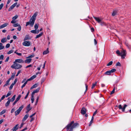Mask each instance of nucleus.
I'll list each match as a JSON object with an SVG mask.
<instances>
[{
  "label": "nucleus",
  "mask_w": 131,
  "mask_h": 131,
  "mask_svg": "<svg viewBox=\"0 0 131 131\" xmlns=\"http://www.w3.org/2000/svg\"><path fill=\"white\" fill-rule=\"evenodd\" d=\"M115 88H114L113 89V90L110 93V94L111 95H112L113 94L114 92H115Z\"/></svg>",
  "instance_id": "a19ab883"
},
{
  "label": "nucleus",
  "mask_w": 131,
  "mask_h": 131,
  "mask_svg": "<svg viewBox=\"0 0 131 131\" xmlns=\"http://www.w3.org/2000/svg\"><path fill=\"white\" fill-rule=\"evenodd\" d=\"M10 81V79H8L6 82V83L3 86L4 87L7 86L9 84V83Z\"/></svg>",
  "instance_id": "4be33fe9"
},
{
  "label": "nucleus",
  "mask_w": 131,
  "mask_h": 131,
  "mask_svg": "<svg viewBox=\"0 0 131 131\" xmlns=\"http://www.w3.org/2000/svg\"><path fill=\"white\" fill-rule=\"evenodd\" d=\"M113 63V61H111L107 64V66H108L111 65Z\"/></svg>",
  "instance_id": "79ce46f5"
},
{
  "label": "nucleus",
  "mask_w": 131,
  "mask_h": 131,
  "mask_svg": "<svg viewBox=\"0 0 131 131\" xmlns=\"http://www.w3.org/2000/svg\"><path fill=\"white\" fill-rule=\"evenodd\" d=\"M49 52V51L48 50V48H47L46 50L44 51L43 52V54H46L47 53H48Z\"/></svg>",
  "instance_id": "a211bd4d"
},
{
  "label": "nucleus",
  "mask_w": 131,
  "mask_h": 131,
  "mask_svg": "<svg viewBox=\"0 0 131 131\" xmlns=\"http://www.w3.org/2000/svg\"><path fill=\"white\" fill-rule=\"evenodd\" d=\"M86 113V109L84 107L81 110V113L82 114L84 115Z\"/></svg>",
  "instance_id": "f8f14e48"
},
{
  "label": "nucleus",
  "mask_w": 131,
  "mask_h": 131,
  "mask_svg": "<svg viewBox=\"0 0 131 131\" xmlns=\"http://www.w3.org/2000/svg\"><path fill=\"white\" fill-rule=\"evenodd\" d=\"M17 4V3L16 2L14 3L8 9V11H9L12 10L14 8Z\"/></svg>",
  "instance_id": "1a4fd4ad"
},
{
  "label": "nucleus",
  "mask_w": 131,
  "mask_h": 131,
  "mask_svg": "<svg viewBox=\"0 0 131 131\" xmlns=\"http://www.w3.org/2000/svg\"><path fill=\"white\" fill-rule=\"evenodd\" d=\"M10 46V44L9 43L7 44L6 46V47L7 48H9Z\"/></svg>",
  "instance_id": "603ef678"
},
{
  "label": "nucleus",
  "mask_w": 131,
  "mask_h": 131,
  "mask_svg": "<svg viewBox=\"0 0 131 131\" xmlns=\"http://www.w3.org/2000/svg\"><path fill=\"white\" fill-rule=\"evenodd\" d=\"M93 121H92L91 120V121H90V123H89V126H90L92 124V123L93 122Z\"/></svg>",
  "instance_id": "338daca9"
},
{
  "label": "nucleus",
  "mask_w": 131,
  "mask_h": 131,
  "mask_svg": "<svg viewBox=\"0 0 131 131\" xmlns=\"http://www.w3.org/2000/svg\"><path fill=\"white\" fill-rule=\"evenodd\" d=\"M36 77V75H33L29 79H28V80L30 81L32 80L35 78Z\"/></svg>",
  "instance_id": "dca6fc26"
},
{
  "label": "nucleus",
  "mask_w": 131,
  "mask_h": 131,
  "mask_svg": "<svg viewBox=\"0 0 131 131\" xmlns=\"http://www.w3.org/2000/svg\"><path fill=\"white\" fill-rule=\"evenodd\" d=\"M38 27V25L37 24H35L34 26V28L35 29L37 30Z\"/></svg>",
  "instance_id": "473e14b6"
},
{
  "label": "nucleus",
  "mask_w": 131,
  "mask_h": 131,
  "mask_svg": "<svg viewBox=\"0 0 131 131\" xmlns=\"http://www.w3.org/2000/svg\"><path fill=\"white\" fill-rule=\"evenodd\" d=\"M11 66V68L15 69H20L22 67V66L18 63H14Z\"/></svg>",
  "instance_id": "7ed1b4c3"
},
{
  "label": "nucleus",
  "mask_w": 131,
  "mask_h": 131,
  "mask_svg": "<svg viewBox=\"0 0 131 131\" xmlns=\"http://www.w3.org/2000/svg\"><path fill=\"white\" fill-rule=\"evenodd\" d=\"M79 126V124L77 123H74V121H72L70 123L68 124L65 127L67 130L70 129V131H72L73 129L76 128Z\"/></svg>",
  "instance_id": "f257e3e1"
},
{
  "label": "nucleus",
  "mask_w": 131,
  "mask_h": 131,
  "mask_svg": "<svg viewBox=\"0 0 131 131\" xmlns=\"http://www.w3.org/2000/svg\"><path fill=\"white\" fill-rule=\"evenodd\" d=\"M9 59V57H8L6 58V60H5V62H7L8 61V60Z\"/></svg>",
  "instance_id": "6e6d98bb"
},
{
  "label": "nucleus",
  "mask_w": 131,
  "mask_h": 131,
  "mask_svg": "<svg viewBox=\"0 0 131 131\" xmlns=\"http://www.w3.org/2000/svg\"><path fill=\"white\" fill-rule=\"evenodd\" d=\"M43 34V33L42 32H41L40 34H39L38 35L36 36V37L35 38L36 39H37L38 38L40 37Z\"/></svg>",
  "instance_id": "aec40b11"
},
{
  "label": "nucleus",
  "mask_w": 131,
  "mask_h": 131,
  "mask_svg": "<svg viewBox=\"0 0 131 131\" xmlns=\"http://www.w3.org/2000/svg\"><path fill=\"white\" fill-rule=\"evenodd\" d=\"M37 16V14L36 13H35L30 19L29 21L26 23V26H27L29 25H30V26L32 27L34 24Z\"/></svg>",
  "instance_id": "f03ea898"
},
{
  "label": "nucleus",
  "mask_w": 131,
  "mask_h": 131,
  "mask_svg": "<svg viewBox=\"0 0 131 131\" xmlns=\"http://www.w3.org/2000/svg\"><path fill=\"white\" fill-rule=\"evenodd\" d=\"M29 81L28 80V79L26 81V82H25L24 83V84L22 85V86L21 87V88L22 89L24 88V87L25 86L26 84H27L28 82Z\"/></svg>",
  "instance_id": "b1692460"
},
{
  "label": "nucleus",
  "mask_w": 131,
  "mask_h": 131,
  "mask_svg": "<svg viewBox=\"0 0 131 131\" xmlns=\"http://www.w3.org/2000/svg\"><path fill=\"white\" fill-rule=\"evenodd\" d=\"M127 106V105L126 104H125L123 106V107L122 108V106L121 105H119L118 106V107L119 108V109H122V112H124L125 111V110L126 107Z\"/></svg>",
  "instance_id": "6e6552de"
},
{
  "label": "nucleus",
  "mask_w": 131,
  "mask_h": 131,
  "mask_svg": "<svg viewBox=\"0 0 131 131\" xmlns=\"http://www.w3.org/2000/svg\"><path fill=\"white\" fill-rule=\"evenodd\" d=\"M7 41L6 39V38H3L1 40V42L2 43H4L5 42Z\"/></svg>",
  "instance_id": "a878e982"
},
{
  "label": "nucleus",
  "mask_w": 131,
  "mask_h": 131,
  "mask_svg": "<svg viewBox=\"0 0 131 131\" xmlns=\"http://www.w3.org/2000/svg\"><path fill=\"white\" fill-rule=\"evenodd\" d=\"M4 58V56L3 54H2L1 55L0 57V59L1 60H3Z\"/></svg>",
  "instance_id": "8fccbe9b"
},
{
  "label": "nucleus",
  "mask_w": 131,
  "mask_h": 131,
  "mask_svg": "<svg viewBox=\"0 0 131 131\" xmlns=\"http://www.w3.org/2000/svg\"><path fill=\"white\" fill-rule=\"evenodd\" d=\"M5 95H3L2 97H1V99L0 100L2 101L5 98Z\"/></svg>",
  "instance_id": "13d9d810"
},
{
  "label": "nucleus",
  "mask_w": 131,
  "mask_h": 131,
  "mask_svg": "<svg viewBox=\"0 0 131 131\" xmlns=\"http://www.w3.org/2000/svg\"><path fill=\"white\" fill-rule=\"evenodd\" d=\"M116 70L115 69H113L110 70L111 73H112L113 72H115Z\"/></svg>",
  "instance_id": "58836bf2"
},
{
  "label": "nucleus",
  "mask_w": 131,
  "mask_h": 131,
  "mask_svg": "<svg viewBox=\"0 0 131 131\" xmlns=\"http://www.w3.org/2000/svg\"><path fill=\"white\" fill-rule=\"evenodd\" d=\"M18 16L17 15H16L15 16L13 17L12 18V19L14 20H15L16 19H17V18H18Z\"/></svg>",
  "instance_id": "c9c22d12"
},
{
  "label": "nucleus",
  "mask_w": 131,
  "mask_h": 131,
  "mask_svg": "<svg viewBox=\"0 0 131 131\" xmlns=\"http://www.w3.org/2000/svg\"><path fill=\"white\" fill-rule=\"evenodd\" d=\"M11 23H12L14 24L16 23V21H15V20H12L11 21Z\"/></svg>",
  "instance_id": "bf43d9fd"
},
{
  "label": "nucleus",
  "mask_w": 131,
  "mask_h": 131,
  "mask_svg": "<svg viewBox=\"0 0 131 131\" xmlns=\"http://www.w3.org/2000/svg\"><path fill=\"white\" fill-rule=\"evenodd\" d=\"M4 5L3 3L1 4L0 5V10H1L3 7Z\"/></svg>",
  "instance_id": "de8ad7c7"
},
{
  "label": "nucleus",
  "mask_w": 131,
  "mask_h": 131,
  "mask_svg": "<svg viewBox=\"0 0 131 131\" xmlns=\"http://www.w3.org/2000/svg\"><path fill=\"white\" fill-rule=\"evenodd\" d=\"M31 108V107H30V104H29V105H28L27 106V109H29V108Z\"/></svg>",
  "instance_id": "4d7b16f0"
},
{
  "label": "nucleus",
  "mask_w": 131,
  "mask_h": 131,
  "mask_svg": "<svg viewBox=\"0 0 131 131\" xmlns=\"http://www.w3.org/2000/svg\"><path fill=\"white\" fill-rule=\"evenodd\" d=\"M10 102V100H8L5 104V106L7 107L8 106Z\"/></svg>",
  "instance_id": "bb28decb"
},
{
  "label": "nucleus",
  "mask_w": 131,
  "mask_h": 131,
  "mask_svg": "<svg viewBox=\"0 0 131 131\" xmlns=\"http://www.w3.org/2000/svg\"><path fill=\"white\" fill-rule=\"evenodd\" d=\"M34 57V55H31L27 57L26 58H31Z\"/></svg>",
  "instance_id": "c03bdc74"
},
{
  "label": "nucleus",
  "mask_w": 131,
  "mask_h": 131,
  "mask_svg": "<svg viewBox=\"0 0 131 131\" xmlns=\"http://www.w3.org/2000/svg\"><path fill=\"white\" fill-rule=\"evenodd\" d=\"M31 59H27L25 60V63H29L31 62Z\"/></svg>",
  "instance_id": "ddd939ff"
},
{
  "label": "nucleus",
  "mask_w": 131,
  "mask_h": 131,
  "mask_svg": "<svg viewBox=\"0 0 131 131\" xmlns=\"http://www.w3.org/2000/svg\"><path fill=\"white\" fill-rule=\"evenodd\" d=\"M21 96L20 95H18V97L16 99V100L18 102Z\"/></svg>",
  "instance_id": "2f4dec72"
},
{
  "label": "nucleus",
  "mask_w": 131,
  "mask_h": 131,
  "mask_svg": "<svg viewBox=\"0 0 131 131\" xmlns=\"http://www.w3.org/2000/svg\"><path fill=\"white\" fill-rule=\"evenodd\" d=\"M15 76V74L13 73H12V75L11 77V78H9V79H10V81L11 79H14Z\"/></svg>",
  "instance_id": "c756f323"
},
{
  "label": "nucleus",
  "mask_w": 131,
  "mask_h": 131,
  "mask_svg": "<svg viewBox=\"0 0 131 131\" xmlns=\"http://www.w3.org/2000/svg\"><path fill=\"white\" fill-rule=\"evenodd\" d=\"M14 85V84H13V83L11 85H10V86L9 88V89L10 90L12 89V88L13 87V86Z\"/></svg>",
  "instance_id": "4c0bfd02"
},
{
  "label": "nucleus",
  "mask_w": 131,
  "mask_h": 131,
  "mask_svg": "<svg viewBox=\"0 0 131 131\" xmlns=\"http://www.w3.org/2000/svg\"><path fill=\"white\" fill-rule=\"evenodd\" d=\"M21 26L20 25L19 26H18V28L17 29L18 31H20L21 30Z\"/></svg>",
  "instance_id": "864d4df0"
},
{
  "label": "nucleus",
  "mask_w": 131,
  "mask_h": 131,
  "mask_svg": "<svg viewBox=\"0 0 131 131\" xmlns=\"http://www.w3.org/2000/svg\"><path fill=\"white\" fill-rule=\"evenodd\" d=\"M24 107V105H22L16 111H15V116H16L18 115Z\"/></svg>",
  "instance_id": "20e7f679"
},
{
  "label": "nucleus",
  "mask_w": 131,
  "mask_h": 131,
  "mask_svg": "<svg viewBox=\"0 0 131 131\" xmlns=\"http://www.w3.org/2000/svg\"><path fill=\"white\" fill-rule=\"evenodd\" d=\"M5 111L4 110L2 111L0 113V115H1L5 113Z\"/></svg>",
  "instance_id": "ea45409f"
},
{
  "label": "nucleus",
  "mask_w": 131,
  "mask_h": 131,
  "mask_svg": "<svg viewBox=\"0 0 131 131\" xmlns=\"http://www.w3.org/2000/svg\"><path fill=\"white\" fill-rule=\"evenodd\" d=\"M34 96H31V103H33L34 101Z\"/></svg>",
  "instance_id": "09e8293b"
},
{
  "label": "nucleus",
  "mask_w": 131,
  "mask_h": 131,
  "mask_svg": "<svg viewBox=\"0 0 131 131\" xmlns=\"http://www.w3.org/2000/svg\"><path fill=\"white\" fill-rule=\"evenodd\" d=\"M21 71V70H19V71H18L17 74L16 75V76H17L20 73Z\"/></svg>",
  "instance_id": "5fc2aeb1"
},
{
  "label": "nucleus",
  "mask_w": 131,
  "mask_h": 131,
  "mask_svg": "<svg viewBox=\"0 0 131 131\" xmlns=\"http://www.w3.org/2000/svg\"><path fill=\"white\" fill-rule=\"evenodd\" d=\"M97 83V82H95L94 83H93L92 85V86L91 87L92 89H93L95 87V86L96 85Z\"/></svg>",
  "instance_id": "7c9ffc66"
},
{
  "label": "nucleus",
  "mask_w": 131,
  "mask_h": 131,
  "mask_svg": "<svg viewBox=\"0 0 131 131\" xmlns=\"http://www.w3.org/2000/svg\"><path fill=\"white\" fill-rule=\"evenodd\" d=\"M111 73L110 70L106 71L105 73V74L107 75H110Z\"/></svg>",
  "instance_id": "cd10ccee"
},
{
  "label": "nucleus",
  "mask_w": 131,
  "mask_h": 131,
  "mask_svg": "<svg viewBox=\"0 0 131 131\" xmlns=\"http://www.w3.org/2000/svg\"><path fill=\"white\" fill-rule=\"evenodd\" d=\"M117 12L116 10H114L113 11V13H112V16H114L117 13Z\"/></svg>",
  "instance_id": "c85d7f7f"
},
{
  "label": "nucleus",
  "mask_w": 131,
  "mask_h": 131,
  "mask_svg": "<svg viewBox=\"0 0 131 131\" xmlns=\"http://www.w3.org/2000/svg\"><path fill=\"white\" fill-rule=\"evenodd\" d=\"M7 25L8 24L7 23H5L3 25H1L0 26V29H2L6 27Z\"/></svg>",
  "instance_id": "4468645a"
},
{
  "label": "nucleus",
  "mask_w": 131,
  "mask_h": 131,
  "mask_svg": "<svg viewBox=\"0 0 131 131\" xmlns=\"http://www.w3.org/2000/svg\"><path fill=\"white\" fill-rule=\"evenodd\" d=\"M3 44L1 43L0 42V50L3 49L4 48V46H3Z\"/></svg>",
  "instance_id": "393cba45"
},
{
  "label": "nucleus",
  "mask_w": 131,
  "mask_h": 131,
  "mask_svg": "<svg viewBox=\"0 0 131 131\" xmlns=\"http://www.w3.org/2000/svg\"><path fill=\"white\" fill-rule=\"evenodd\" d=\"M40 89L39 88H38L36 89L35 90L32 92L31 94V96L32 97L34 96V95L35 93H37L39 92L40 90Z\"/></svg>",
  "instance_id": "9d476101"
},
{
  "label": "nucleus",
  "mask_w": 131,
  "mask_h": 131,
  "mask_svg": "<svg viewBox=\"0 0 131 131\" xmlns=\"http://www.w3.org/2000/svg\"><path fill=\"white\" fill-rule=\"evenodd\" d=\"M17 79H16L14 81V83H13V84H15L17 82Z\"/></svg>",
  "instance_id": "0e129e2a"
},
{
  "label": "nucleus",
  "mask_w": 131,
  "mask_h": 131,
  "mask_svg": "<svg viewBox=\"0 0 131 131\" xmlns=\"http://www.w3.org/2000/svg\"><path fill=\"white\" fill-rule=\"evenodd\" d=\"M126 51L123 49H122L121 52L120 56L122 59L125 58V57L126 56Z\"/></svg>",
  "instance_id": "39448f33"
},
{
  "label": "nucleus",
  "mask_w": 131,
  "mask_h": 131,
  "mask_svg": "<svg viewBox=\"0 0 131 131\" xmlns=\"http://www.w3.org/2000/svg\"><path fill=\"white\" fill-rule=\"evenodd\" d=\"M32 66V65L31 64H30L29 65L27 66L26 67V68H27L29 67H31Z\"/></svg>",
  "instance_id": "680f3d73"
},
{
  "label": "nucleus",
  "mask_w": 131,
  "mask_h": 131,
  "mask_svg": "<svg viewBox=\"0 0 131 131\" xmlns=\"http://www.w3.org/2000/svg\"><path fill=\"white\" fill-rule=\"evenodd\" d=\"M24 61L21 59H18L15 60V61L14 62V63H15L16 62L19 63H23Z\"/></svg>",
  "instance_id": "9b49d317"
},
{
  "label": "nucleus",
  "mask_w": 131,
  "mask_h": 131,
  "mask_svg": "<svg viewBox=\"0 0 131 131\" xmlns=\"http://www.w3.org/2000/svg\"><path fill=\"white\" fill-rule=\"evenodd\" d=\"M23 45L25 46H29L30 45V42L29 41H26L23 43Z\"/></svg>",
  "instance_id": "0eeeda50"
},
{
  "label": "nucleus",
  "mask_w": 131,
  "mask_h": 131,
  "mask_svg": "<svg viewBox=\"0 0 131 131\" xmlns=\"http://www.w3.org/2000/svg\"><path fill=\"white\" fill-rule=\"evenodd\" d=\"M13 50H10L7 53V54H10L11 53H13Z\"/></svg>",
  "instance_id": "a18cd8bd"
},
{
  "label": "nucleus",
  "mask_w": 131,
  "mask_h": 131,
  "mask_svg": "<svg viewBox=\"0 0 131 131\" xmlns=\"http://www.w3.org/2000/svg\"><path fill=\"white\" fill-rule=\"evenodd\" d=\"M35 114L36 113H34L33 114L30 116V117L32 118V116H34L35 115Z\"/></svg>",
  "instance_id": "69168bd1"
},
{
  "label": "nucleus",
  "mask_w": 131,
  "mask_h": 131,
  "mask_svg": "<svg viewBox=\"0 0 131 131\" xmlns=\"http://www.w3.org/2000/svg\"><path fill=\"white\" fill-rule=\"evenodd\" d=\"M97 112V111L96 110L93 113V116H94L96 114Z\"/></svg>",
  "instance_id": "e2e57ef3"
},
{
  "label": "nucleus",
  "mask_w": 131,
  "mask_h": 131,
  "mask_svg": "<svg viewBox=\"0 0 131 131\" xmlns=\"http://www.w3.org/2000/svg\"><path fill=\"white\" fill-rule=\"evenodd\" d=\"M30 39L29 36L28 35H26L24 38V40H26Z\"/></svg>",
  "instance_id": "f3484780"
},
{
  "label": "nucleus",
  "mask_w": 131,
  "mask_h": 131,
  "mask_svg": "<svg viewBox=\"0 0 131 131\" xmlns=\"http://www.w3.org/2000/svg\"><path fill=\"white\" fill-rule=\"evenodd\" d=\"M93 18L95 19L99 23H101V25H102L103 22H102L101 19L99 17H97L94 16H93Z\"/></svg>",
  "instance_id": "423d86ee"
},
{
  "label": "nucleus",
  "mask_w": 131,
  "mask_h": 131,
  "mask_svg": "<svg viewBox=\"0 0 131 131\" xmlns=\"http://www.w3.org/2000/svg\"><path fill=\"white\" fill-rule=\"evenodd\" d=\"M116 53L119 55H120L121 54V52H120L118 50L116 51Z\"/></svg>",
  "instance_id": "37998d69"
},
{
  "label": "nucleus",
  "mask_w": 131,
  "mask_h": 131,
  "mask_svg": "<svg viewBox=\"0 0 131 131\" xmlns=\"http://www.w3.org/2000/svg\"><path fill=\"white\" fill-rule=\"evenodd\" d=\"M28 117V114H27L26 115L24 116L23 119H22V121L23 122L25 121L27 119Z\"/></svg>",
  "instance_id": "2eb2a0df"
},
{
  "label": "nucleus",
  "mask_w": 131,
  "mask_h": 131,
  "mask_svg": "<svg viewBox=\"0 0 131 131\" xmlns=\"http://www.w3.org/2000/svg\"><path fill=\"white\" fill-rule=\"evenodd\" d=\"M116 66H121V64L119 63V62H118L116 64Z\"/></svg>",
  "instance_id": "49530a36"
},
{
  "label": "nucleus",
  "mask_w": 131,
  "mask_h": 131,
  "mask_svg": "<svg viewBox=\"0 0 131 131\" xmlns=\"http://www.w3.org/2000/svg\"><path fill=\"white\" fill-rule=\"evenodd\" d=\"M17 51V50H16V51H15L14 52L16 54L18 55L19 56H21L22 54L21 53H19L17 52L16 51Z\"/></svg>",
  "instance_id": "72a5a7b5"
},
{
  "label": "nucleus",
  "mask_w": 131,
  "mask_h": 131,
  "mask_svg": "<svg viewBox=\"0 0 131 131\" xmlns=\"http://www.w3.org/2000/svg\"><path fill=\"white\" fill-rule=\"evenodd\" d=\"M11 95V93H10L8 92L6 96V97H8V96H9V95Z\"/></svg>",
  "instance_id": "052dcab7"
},
{
  "label": "nucleus",
  "mask_w": 131,
  "mask_h": 131,
  "mask_svg": "<svg viewBox=\"0 0 131 131\" xmlns=\"http://www.w3.org/2000/svg\"><path fill=\"white\" fill-rule=\"evenodd\" d=\"M29 91L28 92V93H27L26 95L25 96V99H26L27 97L29 95Z\"/></svg>",
  "instance_id": "3c124183"
},
{
  "label": "nucleus",
  "mask_w": 131,
  "mask_h": 131,
  "mask_svg": "<svg viewBox=\"0 0 131 131\" xmlns=\"http://www.w3.org/2000/svg\"><path fill=\"white\" fill-rule=\"evenodd\" d=\"M20 25L18 23H16L14 24L13 25V26L14 27H18Z\"/></svg>",
  "instance_id": "f704fd0d"
},
{
  "label": "nucleus",
  "mask_w": 131,
  "mask_h": 131,
  "mask_svg": "<svg viewBox=\"0 0 131 131\" xmlns=\"http://www.w3.org/2000/svg\"><path fill=\"white\" fill-rule=\"evenodd\" d=\"M17 102V101L15 100V101L13 103V106H14V105H15Z\"/></svg>",
  "instance_id": "774afa93"
},
{
  "label": "nucleus",
  "mask_w": 131,
  "mask_h": 131,
  "mask_svg": "<svg viewBox=\"0 0 131 131\" xmlns=\"http://www.w3.org/2000/svg\"><path fill=\"white\" fill-rule=\"evenodd\" d=\"M37 84H35L32 86L30 88V90H32L34 88L37 86Z\"/></svg>",
  "instance_id": "412c9836"
},
{
  "label": "nucleus",
  "mask_w": 131,
  "mask_h": 131,
  "mask_svg": "<svg viewBox=\"0 0 131 131\" xmlns=\"http://www.w3.org/2000/svg\"><path fill=\"white\" fill-rule=\"evenodd\" d=\"M30 32L34 34H36V30L35 29V30H31L30 31Z\"/></svg>",
  "instance_id": "e433bc0d"
},
{
  "label": "nucleus",
  "mask_w": 131,
  "mask_h": 131,
  "mask_svg": "<svg viewBox=\"0 0 131 131\" xmlns=\"http://www.w3.org/2000/svg\"><path fill=\"white\" fill-rule=\"evenodd\" d=\"M18 126V124L16 125H15L14 127H13V128L12 129V130H15V131H16L18 129V128L17 127V126Z\"/></svg>",
  "instance_id": "6ab92c4d"
},
{
  "label": "nucleus",
  "mask_w": 131,
  "mask_h": 131,
  "mask_svg": "<svg viewBox=\"0 0 131 131\" xmlns=\"http://www.w3.org/2000/svg\"><path fill=\"white\" fill-rule=\"evenodd\" d=\"M16 97V95H14L12 97V98L10 99V101H11L12 102H13L15 100V98Z\"/></svg>",
  "instance_id": "5701e85b"
}]
</instances>
